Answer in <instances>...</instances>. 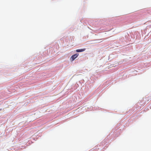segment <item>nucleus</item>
<instances>
[{
	"label": "nucleus",
	"instance_id": "nucleus-1",
	"mask_svg": "<svg viewBox=\"0 0 151 151\" xmlns=\"http://www.w3.org/2000/svg\"><path fill=\"white\" fill-rule=\"evenodd\" d=\"M78 55V54L76 53L73 55L71 57L70 59L72 61L74 60Z\"/></svg>",
	"mask_w": 151,
	"mask_h": 151
},
{
	"label": "nucleus",
	"instance_id": "nucleus-2",
	"mask_svg": "<svg viewBox=\"0 0 151 151\" xmlns=\"http://www.w3.org/2000/svg\"><path fill=\"white\" fill-rule=\"evenodd\" d=\"M86 50L85 48L82 49H77L76 50V52H81L84 51Z\"/></svg>",
	"mask_w": 151,
	"mask_h": 151
},
{
	"label": "nucleus",
	"instance_id": "nucleus-3",
	"mask_svg": "<svg viewBox=\"0 0 151 151\" xmlns=\"http://www.w3.org/2000/svg\"><path fill=\"white\" fill-rule=\"evenodd\" d=\"M1 110V109H0V110Z\"/></svg>",
	"mask_w": 151,
	"mask_h": 151
}]
</instances>
